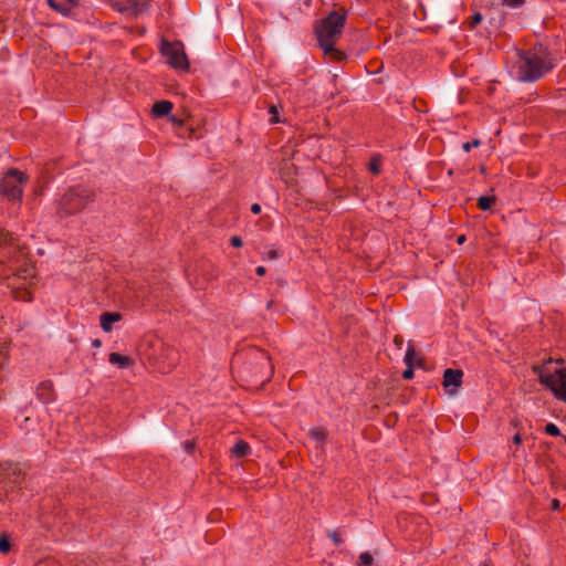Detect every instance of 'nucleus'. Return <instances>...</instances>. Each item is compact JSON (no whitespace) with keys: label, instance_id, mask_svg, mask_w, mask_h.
I'll use <instances>...</instances> for the list:
<instances>
[{"label":"nucleus","instance_id":"nucleus-1","mask_svg":"<svg viewBox=\"0 0 566 566\" xmlns=\"http://www.w3.org/2000/svg\"><path fill=\"white\" fill-rule=\"evenodd\" d=\"M515 55L516 77L521 82H536L556 66L555 57L542 44L527 51L516 50Z\"/></svg>","mask_w":566,"mask_h":566},{"label":"nucleus","instance_id":"nucleus-2","mask_svg":"<svg viewBox=\"0 0 566 566\" xmlns=\"http://www.w3.org/2000/svg\"><path fill=\"white\" fill-rule=\"evenodd\" d=\"M345 22L346 12L334 10L315 27L318 46L333 61L339 62L346 57L343 51L335 48V44L342 36Z\"/></svg>","mask_w":566,"mask_h":566},{"label":"nucleus","instance_id":"nucleus-3","mask_svg":"<svg viewBox=\"0 0 566 566\" xmlns=\"http://www.w3.org/2000/svg\"><path fill=\"white\" fill-rule=\"evenodd\" d=\"M27 181L28 177L24 172L10 168L0 180V195L9 201H20Z\"/></svg>","mask_w":566,"mask_h":566},{"label":"nucleus","instance_id":"nucleus-4","mask_svg":"<svg viewBox=\"0 0 566 566\" xmlns=\"http://www.w3.org/2000/svg\"><path fill=\"white\" fill-rule=\"evenodd\" d=\"M94 195L84 187L70 189L60 200L59 211L69 216L74 214L93 201Z\"/></svg>","mask_w":566,"mask_h":566},{"label":"nucleus","instance_id":"nucleus-5","mask_svg":"<svg viewBox=\"0 0 566 566\" xmlns=\"http://www.w3.org/2000/svg\"><path fill=\"white\" fill-rule=\"evenodd\" d=\"M160 52L167 59V63L171 67L180 70L189 69V61L182 42H169L163 39L160 42Z\"/></svg>","mask_w":566,"mask_h":566},{"label":"nucleus","instance_id":"nucleus-6","mask_svg":"<svg viewBox=\"0 0 566 566\" xmlns=\"http://www.w3.org/2000/svg\"><path fill=\"white\" fill-rule=\"evenodd\" d=\"M539 379L558 399L566 402V368H559L552 374L543 373Z\"/></svg>","mask_w":566,"mask_h":566},{"label":"nucleus","instance_id":"nucleus-7","mask_svg":"<svg viewBox=\"0 0 566 566\" xmlns=\"http://www.w3.org/2000/svg\"><path fill=\"white\" fill-rule=\"evenodd\" d=\"M35 275L34 268L29 264L24 263L19 269H7L4 265H0V277L2 279H9L10 276H14L18 280H22L23 282H28L32 280Z\"/></svg>","mask_w":566,"mask_h":566},{"label":"nucleus","instance_id":"nucleus-8","mask_svg":"<svg viewBox=\"0 0 566 566\" xmlns=\"http://www.w3.org/2000/svg\"><path fill=\"white\" fill-rule=\"evenodd\" d=\"M463 371L461 369L447 368L443 373L442 385L449 395H455L462 384Z\"/></svg>","mask_w":566,"mask_h":566},{"label":"nucleus","instance_id":"nucleus-9","mask_svg":"<svg viewBox=\"0 0 566 566\" xmlns=\"http://www.w3.org/2000/svg\"><path fill=\"white\" fill-rule=\"evenodd\" d=\"M114 7L119 12H126L133 15L143 13L149 7V0H123L117 1Z\"/></svg>","mask_w":566,"mask_h":566},{"label":"nucleus","instance_id":"nucleus-10","mask_svg":"<svg viewBox=\"0 0 566 566\" xmlns=\"http://www.w3.org/2000/svg\"><path fill=\"white\" fill-rule=\"evenodd\" d=\"M49 6L63 15H70L80 0H48Z\"/></svg>","mask_w":566,"mask_h":566},{"label":"nucleus","instance_id":"nucleus-11","mask_svg":"<svg viewBox=\"0 0 566 566\" xmlns=\"http://www.w3.org/2000/svg\"><path fill=\"white\" fill-rule=\"evenodd\" d=\"M36 396L43 403H49L54 400V390L51 381H42L36 387Z\"/></svg>","mask_w":566,"mask_h":566},{"label":"nucleus","instance_id":"nucleus-12","mask_svg":"<svg viewBox=\"0 0 566 566\" xmlns=\"http://www.w3.org/2000/svg\"><path fill=\"white\" fill-rule=\"evenodd\" d=\"M122 315L116 312H104L101 317V327L104 332L108 333L113 328V324L120 321Z\"/></svg>","mask_w":566,"mask_h":566},{"label":"nucleus","instance_id":"nucleus-13","mask_svg":"<svg viewBox=\"0 0 566 566\" xmlns=\"http://www.w3.org/2000/svg\"><path fill=\"white\" fill-rule=\"evenodd\" d=\"M174 107V104L170 101L161 99L154 104L153 106V114L155 117H164L169 115Z\"/></svg>","mask_w":566,"mask_h":566},{"label":"nucleus","instance_id":"nucleus-14","mask_svg":"<svg viewBox=\"0 0 566 566\" xmlns=\"http://www.w3.org/2000/svg\"><path fill=\"white\" fill-rule=\"evenodd\" d=\"M250 444L244 440H238L231 449V453L235 458H245L250 454Z\"/></svg>","mask_w":566,"mask_h":566},{"label":"nucleus","instance_id":"nucleus-15","mask_svg":"<svg viewBox=\"0 0 566 566\" xmlns=\"http://www.w3.org/2000/svg\"><path fill=\"white\" fill-rule=\"evenodd\" d=\"M108 361L113 365H117L122 369L129 367L133 363L128 356H124L119 353H111Z\"/></svg>","mask_w":566,"mask_h":566},{"label":"nucleus","instance_id":"nucleus-16","mask_svg":"<svg viewBox=\"0 0 566 566\" xmlns=\"http://www.w3.org/2000/svg\"><path fill=\"white\" fill-rule=\"evenodd\" d=\"M6 470H8V473L6 475L9 478L10 482L13 484H18L21 475V470L18 467V464L10 463L8 464V468Z\"/></svg>","mask_w":566,"mask_h":566},{"label":"nucleus","instance_id":"nucleus-17","mask_svg":"<svg viewBox=\"0 0 566 566\" xmlns=\"http://www.w3.org/2000/svg\"><path fill=\"white\" fill-rule=\"evenodd\" d=\"M308 436L318 443H324L326 440V432L323 429H311Z\"/></svg>","mask_w":566,"mask_h":566},{"label":"nucleus","instance_id":"nucleus-18","mask_svg":"<svg viewBox=\"0 0 566 566\" xmlns=\"http://www.w3.org/2000/svg\"><path fill=\"white\" fill-rule=\"evenodd\" d=\"M495 202V197H485V196H482L478 199V207L483 210V211H486L489 210L492 205Z\"/></svg>","mask_w":566,"mask_h":566},{"label":"nucleus","instance_id":"nucleus-19","mask_svg":"<svg viewBox=\"0 0 566 566\" xmlns=\"http://www.w3.org/2000/svg\"><path fill=\"white\" fill-rule=\"evenodd\" d=\"M373 560H374V558H373L371 554L368 552H364L359 555L357 565L358 566H370L373 564Z\"/></svg>","mask_w":566,"mask_h":566},{"label":"nucleus","instance_id":"nucleus-20","mask_svg":"<svg viewBox=\"0 0 566 566\" xmlns=\"http://www.w3.org/2000/svg\"><path fill=\"white\" fill-rule=\"evenodd\" d=\"M545 432L549 436L557 437L560 434L559 428L555 423H547L545 426Z\"/></svg>","mask_w":566,"mask_h":566},{"label":"nucleus","instance_id":"nucleus-21","mask_svg":"<svg viewBox=\"0 0 566 566\" xmlns=\"http://www.w3.org/2000/svg\"><path fill=\"white\" fill-rule=\"evenodd\" d=\"M413 357H415V349L412 346L409 345V347L406 352V355H405V359H403L407 366H412Z\"/></svg>","mask_w":566,"mask_h":566},{"label":"nucleus","instance_id":"nucleus-22","mask_svg":"<svg viewBox=\"0 0 566 566\" xmlns=\"http://www.w3.org/2000/svg\"><path fill=\"white\" fill-rule=\"evenodd\" d=\"M482 14L479 12H475L468 21L469 27L471 29H474L481 21H482Z\"/></svg>","mask_w":566,"mask_h":566},{"label":"nucleus","instance_id":"nucleus-23","mask_svg":"<svg viewBox=\"0 0 566 566\" xmlns=\"http://www.w3.org/2000/svg\"><path fill=\"white\" fill-rule=\"evenodd\" d=\"M502 3L509 8L516 9L524 4V0H502Z\"/></svg>","mask_w":566,"mask_h":566},{"label":"nucleus","instance_id":"nucleus-24","mask_svg":"<svg viewBox=\"0 0 566 566\" xmlns=\"http://www.w3.org/2000/svg\"><path fill=\"white\" fill-rule=\"evenodd\" d=\"M10 551V542L6 536L0 537V552L8 553Z\"/></svg>","mask_w":566,"mask_h":566},{"label":"nucleus","instance_id":"nucleus-25","mask_svg":"<svg viewBox=\"0 0 566 566\" xmlns=\"http://www.w3.org/2000/svg\"><path fill=\"white\" fill-rule=\"evenodd\" d=\"M369 170L370 172H373L374 175H378L380 172V165L379 163L376 160V159H373L370 163H369Z\"/></svg>","mask_w":566,"mask_h":566},{"label":"nucleus","instance_id":"nucleus-26","mask_svg":"<svg viewBox=\"0 0 566 566\" xmlns=\"http://www.w3.org/2000/svg\"><path fill=\"white\" fill-rule=\"evenodd\" d=\"M480 144H481V143H480V140L474 139V140H472V142L464 143V144H463V149H464L465 151H470L473 147H478V146H480Z\"/></svg>","mask_w":566,"mask_h":566},{"label":"nucleus","instance_id":"nucleus-27","mask_svg":"<svg viewBox=\"0 0 566 566\" xmlns=\"http://www.w3.org/2000/svg\"><path fill=\"white\" fill-rule=\"evenodd\" d=\"M9 240V233L0 229V248L7 244Z\"/></svg>","mask_w":566,"mask_h":566},{"label":"nucleus","instance_id":"nucleus-28","mask_svg":"<svg viewBox=\"0 0 566 566\" xmlns=\"http://www.w3.org/2000/svg\"><path fill=\"white\" fill-rule=\"evenodd\" d=\"M230 243L234 248H240V247H242L243 241H242V239L240 237L234 235V237L231 238Z\"/></svg>","mask_w":566,"mask_h":566},{"label":"nucleus","instance_id":"nucleus-29","mask_svg":"<svg viewBox=\"0 0 566 566\" xmlns=\"http://www.w3.org/2000/svg\"><path fill=\"white\" fill-rule=\"evenodd\" d=\"M415 373L412 369V366H408V368L402 373V377L405 379H411L413 377Z\"/></svg>","mask_w":566,"mask_h":566},{"label":"nucleus","instance_id":"nucleus-30","mask_svg":"<svg viewBox=\"0 0 566 566\" xmlns=\"http://www.w3.org/2000/svg\"><path fill=\"white\" fill-rule=\"evenodd\" d=\"M329 537L333 539V542H334L336 545H339V544H340V542H342V541H340V537H339V535H338V533H337V532H332V533L329 534Z\"/></svg>","mask_w":566,"mask_h":566},{"label":"nucleus","instance_id":"nucleus-31","mask_svg":"<svg viewBox=\"0 0 566 566\" xmlns=\"http://www.w3.org/2000/svg\"><path fill=\"white\" fill-rule=\"evenodd\" d=\"M251 211L254 214H259L261 212V206L259 203H253L251 206Z\"/></svg>","mask_w":566,"mask_h":566},{"label":"nucleus","instance_id":"nucleus-32","mask_svg":"<svg viewBox=\"0 0 566 566\" xmlns=\"http://www.w3.org/2000/svg\"><path fill=\"white\" fill-rule=\"evenodd\" d=\"M560 507V502L557 499L552 501V510L557 511Z\"/></svg>","mask_w":566,"mask_h":566},{"label":"nucleus","instance_id":"nucleus-33","mask_svg":"<svg viewBox=\"0 0 566 566\" xmlns=\"http://www.w3.org/2000/svg\"><path fill=\"white\" fill-rule=\"evenodd\" d=\"M170 122L174 123L175 125H182V119L180 118H177L175 115H172L170 118Z\"/></svg>","mask_w":566,"mask_h":566},{"label":"nucleus","instance_id":"nucleus-34","mask_svg":"<svg viewBox=\"0 0 566 566\" xmlns=\"http://www.w3.org/2000/svg\"><path fill=\"white\" fill-rule=\"evenodd\" d=\"M185 448H186L187 452L190 453L193 451L195 444H193V442L187 441L185 444Z\"/></svg>","mask_w":566,"mask_h":566},{"label":"nucleus","instance_id":"nucleus-35","mask_svg":"<svg viewBox=\"0 0 566 566\" xmlns=\"http://www.w3.org/2000/svg\"><path fill=\"white\" fill-rule=\"evenodd\" d=\"M276 258H277V252H276L275 250H270V251L268 252V259H270V260H274V259H276Z\"/></svg>","mask_w":566,"mask_h":566},{"label":"nucleus","instance_id":"nucleus-36","mask_svg":"<svg viewBox=\"0 0 566 566\" xmlns=\"http://www.w3.org/2000/svg\"><path fill=\"white\" fill-rule=\"evenodd\" d=\"M266 272V269L264 266H258L255 270V273L260 276L264 275Z\"/></svg>","mask_w":566,"mask_h":566},{"label":"nucleus","instance_id":"nucleus-37","mask_svg":"<svg viewBox=\"0 0 566 566\" xmlns=\"http://www.w3.org/2000/svg\"><path fill=\"white\" fill-rule=\"evenodd\" d=\"M513 442L520 444L522 442V437L520 433L514 434Z\"/></svg>","mask_w":566,"mask_h":566},{"label":"nucleus","instance_id":"nucleus-38","mask_svg":"<svg viewBox=\"0 0 566 566\" xmlns=\"http://www.w3.org/2000/svg\"><path fill=\"white\" fill-rule=\"evenodd\" d=\"M277 122H279L277 115H272V117L270 118V123L275 124Z\"/></svg>","mask_w":566,"mask_h":566},{"label":"nucleus","instance_id":"nucleus-39","mask_svg":"<svg viewBox=\"0 0 566 566\" xmlns=\"http://www.w3.org/2000/svg\"><path fill=\"white\" fill-rule=\"evenodd\" d=\"M457 241H458L459 244H462L465 241V237L464 235H460V237H458Z\"/></svg>","mask_w":566,"mask_h":566},{"label":"nucleus","instance_id":"nucleus-40","mask_svg":"<svg viewBox=\"0 0 566 566\" xmlns=\"http://www.w3.org/2000/svg\"><path fill=\"white\" fill-rule=\"evenodd\" d=\"M92 344L94 347H99L102 345V342L99 339H95V340H93Z\"/></svg>","mask_w":566,"mask_h":566},{"label":"nucleus","instance_id":"nucleus-41","mask_svg":"<svg viewBox=\"0 0 566 566\" xmlns=\"http://www.w3.org/2000/svg\"><path fill=\"white\" fill-rule=\"evenodd\" d=\"M270 113H271L272 115H277V111H276L275 106H271V107H270Z\"/></svg>","mask_w":566,"mask_h":566},{"label":"nucleus","instance_id":"nucleus-42","mask_svg":"<svg viewBox=\"0 0 566 566\" xmlns=\"http://www.w3.org/2000/svg\"><path fill=\"white\" fill-rule=\"evenodd\" d=\"M565 442H566V436H565Z\"/></svg>","mask_w":566,"mask_h":566}]
</instances>
